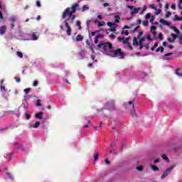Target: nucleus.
<instances>
[{
  "label": "nucleus",
  "instance_id": "obj_12",
  "mask_svg": "<svg viewBox=\"0 0 182 182\" xmlns=\"http://www.w3.org/2000/svg\"><path fill=\"white\" fill-rule=\"evenodd\" d=\"M160 23L164 25V26H170V22L164 20V19H160L159 20Z\"/></svg>",
  "mask_w": 182,
  "mask_h": 182
},
{
  "label": "nucleus",
  "instance_id": "obj_62",
  "mask_svg": "<svg viewBox=\"0 0 182 182\" xmlns=\"http://www.w3.org/2000/svg\"><path fill=\"white\" fill-rule=\"evenodd\" d=\"M159 161H160V160L159 159H156L154 161V163L156 164L159 163Z\"/></svg>",
  "mask_w": 182,
  "mask_h": 182
},
{
  "label": "nucleus",
  "instance_id": "obj_35",
  "mask_svg": "<svg viewBox=\"0 0 182 182\" xmlns=\"http://www.w3.org/2000/svg\"><path fill=\"white\" fill-rule=\"evenodd\" d=\"M122 35H125L126 36H129V31H122Z\"/></svg>",
  "mask_w": 182,
  "mask_h": 182
},
{
  "label": "nucleus",
  "instance_id": "obj_48",
  "mask_svg": "<svg viewBox=\"0 0 182 182\" xmlns=\"http://www.w3.org/2000/svg\"><path fill=\"white\" fill-rule=\"evenodd\" d=\"M36 105L38 107L42 106V105L41 104V100H37Z\"/></svg>",
  "mask_w": 182,
  "mask_h": 182
},
{
  "label": "nucleus",
  "instance_id": "obj_27",
  "mask_svg": "<svg viewBox=\"0 0 182 182\" xmlns=\"http://www.w3.org/2000/svg\"><path fill=\"white\" fill-rule=\"evenodd\" d=\"M85 11H89V6L87 5L82 6V12H85Z\"/></svg>",
  "mask_w": 182,
  "mask_h": 182
},
{
  "label": "nucleus",
  "instance_id": "obj_13",
  "mask_svg": "<svg viewBox=\"0 0 182 182\" xmlns=\"http://www.w3.org/2000/svg\"><path fill=\"white\" fill-rule=\"evenodd\" d=\"M156 29H157V27H156L155 26H152L151 27V33H152L154 36H156V35L157 34V33H156Z\"/></svg>",
  "mask_w": 182,
  "mask_h": 182
},
{
  "label": "nucleus",
  "instance_id": "obj_56",
  "mask_svg": "<svg viewBox=\"0 0 182 182\" xmlns=\"http://www.w3.org/2000/svg\"><path fill=\"white\" fill-rule=\"evenodd\" d=\"M11 29H14L15 28V24L14 23H10Z\"/></svg>",
  "mask_w": 182,
  "mask_h": 182
},
{
  "label": "nucleus",
  "instance_id": "obj_47",
  "mask_svg": "<svg viewBox=\"0 0 182 182\" xmlns=\"http://www.w3.org/2000/svg\"><path fill=\"white\" fill-rule=\"evenodd\" d=\"M142 25H143L144 26H147V25H149V21H144L142 22Z\"/></svg>",
  "mask_w": 182,
  "mask_h": 182
},
{
  "label": "nucleus",
  "instance_id": "obj_49",
  "mask_svg": "<svg viewBox=\"0 0 182 182\" xmlns=\"http://www.w3.org/2000/svg\"><path fill=\"white\" fill-rule=\"evenodd\" d=\"M26 120H29L31 119V115H29L28 113H26Z\"/></svg>",
  "mask_w": 182,
  "mask_h": 182
},
{
  "label": "nucleus",
  "instance_id": "obj_30",
  "mask_svg": "<svg viewBox=\"0 0 182 182\" xmlns=\"http://www.w3.org/2000/svg\"><path fill=\"white\" fill-rule=\"evenodd\" d=\"M16 55H17V56H18V58H23V54L22 53V52L18 51V52L16 53Z\"/></svg>",
  "mask_w": 182,
  "mask_h": 182
},
{
  "label": "nucleus",
  "instance_id": "obj_53",
  "mask_svg": "<svg viewBox=\"0 0 182 182\" xmlns=\"http://www.w3.org/2000/svg\"><path fill=\"white\" fill-rule=\"evenodd\" d=\"M109 38L110 39H116V36H114V34H111L109 35Z\"/></svg>",
  "mask_w": 182,
  "mask_h": 182
},
{
  "label": "nucleus",
  "instance_id": "obj_42",
  "mask_svg": "<svg viewBox=\"0 0 182 182\" xmlns=\"http://www.w3.org/2000/svg\"><path fill=\"white\" fill-rule=\"evenodd\" d=\"M160 14H161V9H158L155 12V15H160Z\"/></svg>",
  "mask_w": 182,
  "mask_h": 182
},
{
  "label": "nucleus",
  "instance_id": "obj_21",
  "mask_svg": "<svg viewBox=\"0 0 182 182\" xmlns=\"http://www.w3.org/2000/svg\"><path fill=\"white\" fill-rule=\"evenodd\" d=\"M171 36L173 37V42H176V40L177 39V38H178V34L171 33Z\"/></svg>",
  "mask_w": 182,
  "mask_h": 182
},
{
  "label": "nucleus",
  "instance_id": "obj_34",
  "mask_svg": "<svg viewBox=\"0 0 182 182\" xmlns=\"http://www.w3.org/2000/svg\"><path fill=\"white\" fill-rule=\"evenodd\" d=\"M159 50L161 52V53H163V52H164V48L159 47L156 49V52H159Z\"/></svg>",
  "mask_w": 182,
  "mask_h": 182
},
{
  "label": "nucleus",
  "instance_id": "obj_14",
  "mask_svg": "<svg viewBox=\"0 0 182 182\" xmlns=\"http://www.w3.org/2000/svg\"><path fill=\"white\" fill-rule=\"evenodd\" d=\"M12 153H11V152H9V153H6L5 155H4V157H5V159H7V160L9 161H11V157H12Z\"/></svg>",
  "mask_w": 182,
  "mask_h": 182
},
{
  "label": "nucleus",
  "instance_id": "obj_32",
  "mask_svg": "<svg viewBox=\"0 0 182 182\" xmlns=\"http://www.w3.org/2000/svg\"><path fill=\"white\" fill-rule=\"evenodd\" d=\"M6 174L8 178H10V180L14 181V176H12L11 173H6Z\"/></svg>",
  "mask_w": 182,
  "mask_h": 182
},
{
  "label": "nucleus",
  "instance_id": "obj_39",
  "mask_svg": "<svg viewBox=\"0 0 182 182\" xmlns=\"http://www.w3.org/2000/svg\"><path fill=\"white\" fill-rule=\"evenodd\" d=\"M150 18H151V14L150 13L146 14L145 16V18L150 19Z\"/></svg>",
  "mask_w": 182,
  "mask_h": 182
},
{
  "label": "nucleus",
  "instance_id": "obj_10",
  "mask_svg": "<svg viewBox=\"0 0 182 182\" xmlns=\"http://www.w3.org/2000/svg\"><path fill=\"white\" fill-rule=\"evenodd\" d=\"M171 55H173V53H168L163 56V59L164 60H171V58H170Z\"/></svg>",
  "mask_w": 182,
  "mask_h": 182
},
{
  "label": "nucleus",
  "instance_id": "obj_33",
  "mask_svg": "<svg viewBox=\"0 0 182 182\" xmlns=\"http://www.w3.org/2000/svg\"><path fill=\"white\" fill-rule=\"evenodd\" d=\"M1 9H2V5L0 2V19H4V16L2 15V11H1Z\"/></svg>",
  "mask_w": 182,
  "mask_h": 182
},
{
  "label": "nucleus",
  "instance_id": "obj_2",
  "mask_svg": "<svg viewBox=\"0 0 182 182\" xmlns=\"http://www.w3.org/2000/svg\"><path fill=\"white\" fill-rule=\"evenodd\" d=\"M98 50L102 52L105 55L111 56V58H118V59H123L124 54L122 53V50L118 48L116 50H113V46L107 43H100L97 47Z\"/></svg>",
  "mask_w": 182,
  "mask_h": 182
},
{
  "label": "nucleus",
  "instance_id": "obj_7",
  "mask_svg": "<svg viewBox=\"0 0 182 182\" xmlns=\"http://www.w3.org/2000/svg\"><path fill=\"white\" fill-rule=\"evenodd\" d=\"M105 106H106L107 109H109V110H112V109H113V107H114V102L110 101L109 102H107Z\"/></svg>",
  "mask_w": 182,
  "mask_h": 182
},
{
  "label": "nucleus",
  "instance_id": "obj_43",
  "mask_svg": "<svg viewBox=\"0 0 182 182\" xmlns=\"http://www.w3.org/2000/svg\"><path fill=\"white\" fill-rule=\"evenodd\" d=\"M161 157H162V159H164V160H165L166 161H168V157H167V156H166V155H162Z\"/></svg>",
  "mask_w": 182,
  "mask_h": 182
},
{
  "label": "nucleus",
  "instance_id": "obj_8",
  "mask_svg": "<svg viewBox=\"0 0 182 182\" xmlns=\"http://www.w3.org/2000/svg\"><path fill=\"white\" fill-rule=\"evenodd\" d=\"M39 39V36H36V33H33L31 35V38L28 39H26V41H38Z\"/></svg>",
  "mask_w": 182,
  "mask_h": 182
},
{
  "label": "nucleus",
  "instance_id": "obj_50",
  "mask_svg": "<svg viewBox=\"0 0 182 182\" xmlns=\"http://www.w3.org/2000/svg\"><path fill=\"white\" fill-rule=\"evenodd\" d=\"M139 28H140V26H137L134 30H133V33H136V32H137Z\"/></svg>",
  "mask_w": 182,
  "mask_h": 182
},
{
  "label": "nucleus",
  "instance_id": "obj_20",
  "mask_svg": "<svg viewBox=\"0 0 182 182\" xmlns=\"http://www.w3.org/2000/svg\"><path fill=\"white\" fill-rule=\"evenodd\" d=\"M146 9H147V6H144L143 8H141L140 9L141 11L139 12L140 15H143V14L144 13L145 11H146Z\"/></svg>",
  "mask_w": 182,
  "mask_h": 182
},
{
  "label": "nucleus",
  "instance_id": "obj_16",
  "mask_svg": "<svg viewBox=\"0 0 182 182\" xmlns=\"http://www.w3.org/2000/svg\"><path fill=\"white\" fill-rule=\"evenodd\" d=\"M43 112H40L37 114H36V119H43Z\"/></svg>",
  "mask_w": 182,
  "mask_h": 182
},
{
  "label": "nucleus",
  "instance_id": "obj_52",
  "mask_svg": "<svg viewBox=\"0 0 182 182\" xmlns=\"http://www.w3.org/2000/svg\"><path fill=\"white\" fill-rule=\"evenodd\" d=\"M159 38L161 40V41H163V33H160L159 35Z\"/></svg>",
  "mask_w": 182,
  "mask_h": 182
},
{
  "label": "nucleus",
  "instance_id": "obj_24",
  "mask_svg": "<svg viewBox=\"0 0 182 182\" xmlns=\"http://www.w3.org/2000/svg\"><path fill=\"white\" fill-rule=\"evenodd\" d=\"M91 22H93V19L87 20L86 21L87 29H89V28L90 27V23Z\"/></svg>",
  "mask_w": 182,
  "mask_h": 182
},
{
  "label": "nucleus",
  "instance_id": "obj_6",
  "mask_svg": "<svg viewBox=\"0 0 182 182\" xmlns=\"http://www.w3.org/2000/svg\"><path fill=\"white\" fill-rule=\"evenodd\" d=\"M129 38H122V37L117 38L118 42H122V43H124V45L129 44Z\"/></svg>",
  "mask_w": 182,
  "mask_h": 182
},
{
  "label": "nucleus",
  "instance_id": "obj_45",
  "mask_svg": "<svg viewBox=\"0 0 182 182\" xmlns=\"http://www.w3.org/2000/svg\"><path fill=\"white\" fill-rule=\"evenodd\" d=\"M138 171H143V166H138L136 168Z\"/></svg>",
  "mask_w": 182,
  "mask_h": 182
},
{
  "label": "nucleus",
  "instance_id": "obj_64",
  "mask_svg": "<svg viewBox=\"0 0 182 182\" xmlns=\"http://www.w3.org/2000/svg\"><path fill=\"white\" fill-rule=\"evenodd\" d=\"M178 39L181 40L182 39V34H178Z\"/></svg>",
  "mask_w": 182,
  "mask_h": 182
},
{
  "label": "nucleus",
  "instance_id": "obj_28",
  "mask_svg": "<svg viewBox=\"0 0 182 182\" xmlns=\"http://www.w3.org/2000/svg\"><path fill=\"white\" fill-rule=\"evenodd\" d=\"M38 126H41V122H36L34 124V125H33V129H37V127H38Z\"/></svg>",
  "mask_w": 182,
  "mask_h": 182
},
{
  "label": "nucleus",
  "instance_id": "obj_51",
  "mask_svg": "<svg viewBox=\"0 0 182 182\" xmlns=\"http://www.w3.org/2000/svg\"><path fill=\"white\" fill-rule=\"evenodd\" d=\"M170 16H171V12L168 11L167 14L165 15L166 18H168Z\"/></svg>",
  "mask_w": 182,
  "mask_h": 182
},
{
  "label": "nucleus",
  "instance_id": "obj_63",
  "mask_svg": "<svg viewBox=\"0 0 182 182\" xmlns=\"http://www.w3.org/2000/svg\"><path fill=\"white\" fill-rule=\"evenodd\" d=\"M36 5H37V6H38V8H40V6H41V1H37V2H36Z\"/></svg>",
  "mask_w": 182,
  "mask_h": 182
},
{
  "label": "nucleus",
  "instance_id": "obj_29",
  "mask_svg": "<svg viewBox=\"0 0 182 182\" xmlns=\"http://www.w3.org/2000/svg\"><path fill=\"white\" fill-rule=\"evenodd\" d=\"M151 167L153 171H159V167H157L154 165H152Z\"/></svg>",
  "mask_w": 182,
  "mask_h": 182
},
{
  "label": "nucleus",
  "instance_id": "obj_54",
  "mask_svg": "<svg viewBox=\"0 0 182 182\" xmlns=\"http://www.w3.org/2000/svg\"><path fill=\"white\" fill-rule=\"evenodd\" d=\"M15 80L17 82V83H19V82H21V78L18 77H16Z\"/></svg>",
  "mask_w": 182,
  "mask_h": 182
},
{
  "label": "nucleus",
  "instance_id": "obj_44",
  "mask_svg": "<svg viewBox=\"0 0 182 182\" xmlns=\"http://www.w3.org/2000/svg\"><path fill=\"white\" fill-rule=\"evenodd\" d=\"M107 26H109V28H112V26H113V25H114V23L112 22H107Z\"/></svg>",
  "mask_w": 182,
  "mask_h": 182
},
{
  "label": "nucleus",
  "instance_id": "obj_57",
  "mask_svg": "<svg viewBox=\"0 0 182 182\" xmlns=\"http://www.w3.org/2000/svg\"><path fill=\"white\" fill-rule=\"evenodd\" d=\"M167 41H168V42H170L171 43H174V41H173V39H171V38H168L167 39Z\"/></svg>",
  "mask_w": 182,
  "mask_h": 182
},
{
  "label": "nucleus",
  "instance_id": "obj_5",
  "mask_svg": "<svg viewBox=\"0 0 182 182\" xmlns=\"http://www.w3.org/2000/svg\"><path fill=\"white\" fill-rule=\"evenodd\" d=\"M173 168H174V166H171L170 168H168L164 172V174L161 176V178H162V180L166 178V177H167V176H168V174H170V173H171V171H173Z\"/></svg>",
  "mask_w": 182,
  "mask_h": 182
},
{
  "label": "nucleus",
  "instance_id": "obj_23",
  "mask_svg": "<svg viewBox=\"0 0 182 182\" xmlns=\"http://www.w3.org/2000/svg\"><path fill=\"white\" fill-rule=\"evenodd\" d=\"M105 25H106V22L105 21H99L97 23L98 28H100L101 26H105Z\"/></svg>",
  "mask_w": 182,
  "mask_h": 182
},
{
  "label": "nucleus",
  "instance_id": "obj_61",
  "mask_svg": "<svg viewBox=\"0 0 182 182\" xmlns=\"http://www.w3.org/2000/svg\"><path fill=\"white\" fill-rule=\"evenodd\" d=\"M105 163H106V164H110V162H109V159H106L105 160Z\"/></svg>",
  "mask_w": 182,
  "mask_h": 182
},
{
  "label": "nucleus",
  "instance_id": "obj_3",
  "mask_svg": "<svg viewBox=\"0 0 182 182\" xmlns=\"http://www.w3.org/2000/svg\"><path fill=\"white\" fill-rule=\"evenodd\" d=\"M124 106L126 110H129V112H134L135 116H137V114H136V109H134V104H133V102L129 101L128 103L124 104Z\"/></svg>",
  "mask_w": 182,
  "mask_h": 182
},
{
  "label": "nucleus",
  "instance_id": "obj_4",
  "mask_svg": "<svg viewBox=\"0 0 182 182\" xmlns=\"http://www.w3.org/2000/svg\"><path fill=\"white\" fill-rule=\"evenodd\" d=\"M127 6L130 9V15H132V16H133V15H136V14H139L141 9V7L136 8L134 6L130 5H127Z\"/></svg>",
  "mask_w": 182,
  "mask_h": 182
},
{
  "label": "nucleus",
  "instance_id": "obj_22",
  "mask_svg": "<svg viewBox=\"0 0 182 182\" xmlns=\"http://www.w3.org/2000/svg\"><path fill=\"white\" fill-rule=\"evenodd\" d=\"M173 21L174 22H176V21H182V17H179L177 15H175L173 18Z\"/></svg>",
  "mask_w": 182,
  "mask_h": 182
},
{
  "label": "nucleus",
  "instance_id": "obj_38",
  "mask_svg": "<svg viewBox=\"0 0 182 182\" xmlns=\"http://www.w3.org/2000/svg\"><path fill=\"white\" fill-rule=\"evenodd\" d=\"M149 8H151V9H157V7H156V4H150Z\"/></svg>",
  "mask_w": 182,
  "mask_h": 182
},
{
  "label": "nucleus",
  "instance_id": "obj_26",
  "mask_svg": "<svg viewBox=\"0 0 182 182\" xmlns=\"http://www.w3.org/2000/svg\"><path fill=\"white\" fill-rule=\"evenodd\" d=\"M114 19L116 23H119V22H120V17L119 16H115Z\"/></svg>",
  "mask_w": 182,
  "mask_h": 182
},
{
  "label": "nucleus",
  "instance_id": "obj_37",
  "mask_svg": "<svg viewBox=\"0 0 182 182\" xmlns=\"http://www.w3.org/2000/svg\"><path fill=\"white\" fill-rule=\"evenodd\" d=\"M21 106H22L23 107H24L25 109H28V102L23 103V104L21 105Z\"/></svg>",
  "mask_w": 182,
  "mask_h": 182
},
{
  "label": "nucleus",
  "instance_id": "obj_36",
  "mask_svg": "<svg viewBox=\"0 0 182 182\" xmlns=\"http://www.w3.org/2000/svg\"><path fill=\"white\" fill-rule=\"evenodd\" d=\"M99 159V154L97 153L94 156V161H97V159Z\"/></svg>",
  "mask_w": 182,
  "mask_h": 182
},
{
  "label": "nucleus",
  "instance_id": "obj_17",
  "mask_svg": "<svg viewBox=\"0 0 182 182\" xmlns=\"http://www.w3.org/2000/svg\"><path fill=\"white\" fill-rule=\"evenodd\" d=\"M175 73L177 76H179V77H182L181 70L180 68L176 69Z\"/></svg>",
  "mask_w": 182,
  "mask_h": 182
},
{
  "label": "nucleus",
  "instance_id": "obj_55",
  "mask_svg": "<svg viewBox=\"0 0 182 182\" xmlns=\"http://www.w3.org/2000/svg\"><path fill=\"white\" fill-rule=\"evenodd\" d=\"M127 48H129V50H133V47L132 46V45L130 44H127Z\"/></svg>",
  "mask_w": 182,
  "mask_h": 182
},
{
  "label": "nucleus",
  "instance_id": "obj_18",
  "mask_svg": "<svg viewBox=\"0 0 182 182\" xmlns=\"http://www.w3.org/2000/svg\"><path fill=\"white\" fill-rule=\"evenodd\" d=\"M9 21L11 22V23H14V22H16V16H13L9 18Z\"/></svg>",
  "mask_w": 182,
  "mask_h": 182
},
{
  "label": "nucleus",
  "instance_id": "obj_25",
  "mask_svg": "<svg viewBox=\"0 0 182 182\" xmlns=\"http://www.w3.org/2000/svg\"><path fill=\"white\" fill-rule=\"evenodd\" d=\"M76 25L77 26H78V29H80V31L82 29V23L80 22V21H77L76 22Z\"/></svg>",
  "mask_w": 182,
  "mask_h": 182
},
{
  "label": "nucleus",
  "instance_id": "obj_59",
  "mask_svg": "<svg viewBox=\"0 0 182 182\" xmlns=\"http://www.w3.org/2000/svg\"><path fill=\"white\" fill-rule=\"evenodd\" d=\"M171 8V9H173V11H176V4H172Z\"/></svg>",
  "mask_w": 182,
  "mask_h": 182
},
{
  "label": "nucleus",
  "instance_id": "obj_40",
  "mask_svg": "<svg viewBox=\"0 0 182 182\" xmlns=\"http://www.w3.org/2000/svg\"><path fill=\"white\" fill-rule=\"evenodd\" d=\"M99 38H100V36H95V40L94 41L95 44H97V43L99 42Z\"/></svg>",
  "mask_w": 182,
  "mask_h": 182
},
{
  "label": "nucleus",
  "instance_id": "obj_46",
  "mask_svg": "<svg viewBox=\"0 0 182 182\" xmlns=\"http://www.w3.org/2000/svg\"><path fill=\"white\" fill-rule=\"evenodd\" d=\"M109 31L111 32H116V26H112Z\"/></svg>",
  "mask_w": 182,
  "mask_h": 182
},
{
  "label": "nucleus",
  "instance_id": "obj_1",
  "mask_svg": "<svg viewBox=\"0 0 182 182\" xmlns=\"http://www.w3.org/2000/svg\"><path fill=\"white\" fill-rule=\"evenodd\" d=\"M79 8V4H75L71 8L68 7L65 9L62 15V24L60 25V29L63 32H66L68 36L72 35V28L69 26V19L71 23H73L75 16L73 14L76 12V9Z\"/></svg>",
  "mask_w": 182,
  "mask_h": 182
},
{
  "label": "nucleus",
  "instance_id": "obj_19",
  "mask_svg": "<svg viewBox=\"0 0 182 182\" xmlns=\"http://www.w3.org/2000/svg\"><path fill=\"white\" fill-rule=\"evenodd\" d=\"M75 41L77 42H82V41H83V37L81 35H78L77 36Z\"/></svg>",
  "mask_w": 182,
  "mask_h": 182
},
{
  "label": "nucleus",
  "instance_id": "obj_9",
  "mask_svg": "<svg viewBox=\"0 0 182 182\" xmlns=\"http://www.w3.org/2000/svg\"><path fill=\"white\" fill-rule=\"evenodd\" d=\"M6 33V26H1L0 27V35L2 36V35H5Z\"/></svg>",
  "mask_w": 182,
  "mask_h": 182
},
{
  "label": "nucleus",
  "instance_id": "obj_15",
  "mask_svg": "<svg viewBox=\"0 0 182 182\" xmlns=\"http://www.w3.org/2000/svg\"><path fill=\"white\" fill-rule=\"evenodd\" d=\"M170 29L176 33V35H180V30L177 29L176 26H171Z\"/></svg>",
  "mask_w": 182,
  "mask_h": 182
},
{
  "label": "nucleus",
  "instance_id": "obj_41",
  "mask_svg": "<svg viewBox=\"0 0 182 182\" xmlns=\"http://www.w3.org/2000/svg\"><path fill=\"white\" fill-rule=\"evenodd\" d=\"M23 92H25L26 95H28V93H29V92H31V88H26L24 89Z\"/></svg>",
  "mask_w": 182,
  "mask_h": 182
},
{
  "label": "nucleus",
  "instance_id": "obj_60",
  "mask_svg": "<svg viewBox=\"0 0 182 182\" xmlns=\"http://www.w3.org/2000/svg\"><path fill=\"white\" fill-rule=\"evenodd\" d=\"M103 6H104V8H106V6H109V3H104Z\"/></svg>",
  "mask_w": 182,
  "mask_h": 182
},
{
  "label": "nucleus",
  "instance_id": "obj_31",
  "mask_svg": "<svg viewBox=\"0 0 182 182\" xmlns=\"http://www.w3.org/2000/svg\"><path fill=\"white\" fill-rule=\"evenodd\" d=\"M1 92L3 93H6V89H5V86L1 85Z\"/></svg>",
  "mask_w": 182,
  "mask_h": 182
},
{
  "label": "nucleus",
  "instance_id": "obj_11",
  "mask_svg": "<svg viewBox=\"0 0 182 182\" xmlns=\"http://www.w3.org/2000/svg\"><path fill=\"white\" fill-rule=\"evenodd\" d=\"M145 41H146V38H144V37L141 38V40L139 41V49H140V50H141V49H143V46H144V44H143V43H144Z\"/></svg>",
  "mask_w": 182,
  "mask_h": 182
},
{
  "label": "nucleus",
  "instance_id": "obj_58",
  "mask_svg": "<svg viewBox=\"0 0 182 182\" xmlns=\"http://www.w3.org/2000/svg\"><path fill=\"white\" fill-rule=\"evenodd\" d=\"M38 81H34V82H33V86H34V87H36V86H38Z\"/></svg>",
  "mask_w": 182,
  "mask_h": 182
}]
</instances>
